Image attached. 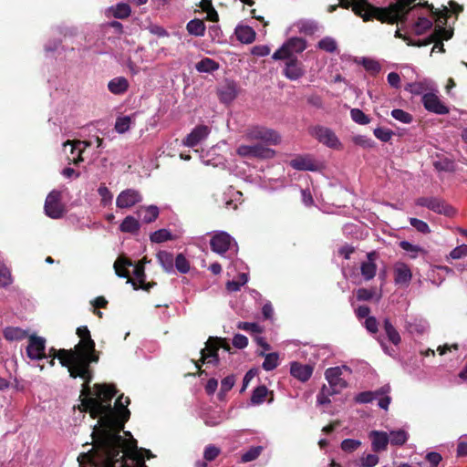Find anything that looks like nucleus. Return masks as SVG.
<instances>
[{
    "instance_id": "obj_1",
    "label": "nucleus",
    "mask_w": 467,
    "mask_h": 467,
    "mask_svg": "<svg viewBox=\"0 0 467 467\" xmlns=\"http://www.w3.org/2000/svg\"><path fill=\"white\" fill-rule=\"evenodd\" d=\"M89 404L98 405L99 411V424L100 429L93 432L94 450H103L106 455L118 456L121 452V448L125 443L119 432L124 429L125 423L130 420V411L128 405L130 403L129 397L123 394L118 397L114 407L108 403L106 405L98 404L93 400H88Z\"/></svg>"
},
{
    "instance_id": "obj_2",
    "label": "nucleus",
    "mask_w": 467,
    "mask_h": 467,
    "mask_svg": "<svg viewBox=\"0 0 467 467\" xmlns=\"http://www.w3.org/2000/svg\"><path fill=\"white\" fill-rule=\"evenodd\" d=\"M125 434L130 436V439L125 440L118 456L113 453L106 455L103 450H95L94 464L98 467H148L140 453L142 449H138L137 441L130 431Z\"/></svg>"
},
{
    "instance_id": "obj_3",
    "label": "nucleus",
    "mask_w": 467,
    "mask_h": 467,
    "mask_svg": "<svg viewBox=\"0 0 467 467\" xmlns=\"http://www.w3.org/2000/svg\"><path fill=\"white\" fill-rule=\"evenodd\" d=\"M449 12L448 7L444 6L442 11H435L433 12L437 16V26L433 35H431L429 38L424 40L414 41L406 35H402L400 30H396L395 36L402 38L407 42L408 46H415V47H423L427 46L432 42H437L431 49V52H434L436 48L439 49L440 52H444L443 44L440 41L441 39L448 40L452 36V31L447 30L443 27L446 24V17Z\"/></svg>"
},
{
    "instance_id": "obj_4",
    "label": "nucleus",
    "mask_w": 467,
    "mask_h": 467,
    "mask_svg": "<svg viewBox=\"0 0 467 467\" xmlns=\"http://www.w3.org/2000/svg\"><path fill=\"white\" fill-rule=\"evenodd\" d=\"M76 334L80 338L79 342L74 348H70L71 355L74 360H86L98 362L99 359V353L96 350L95 341L91 338L90 331L87 326H82L77 328Z\"/></svg>"
},
{
    "instance_id": "obj_5",
    "label": "nucleus",
    "mask_w": 467,
    "mask_h": 467,
    "mask_svg": "<svg viewBox=\"0 0 467 467\" xmlns=\"http://www.w3.org/2000/svg\"><path fill=\"white\" fill-rule=\"evenodd\" d=\"M342 8H352L354 14L365 22L376 19L379 21V7L372 5L368 0H338Z\"/></svg>"
},
{
    "instance_id": "obj_6",
    "label": "nucleus",
    "mask_w": 467,
    "mask_h": 467,
    "mask_svg": "<svg viewBox=\"0 0 467 467\" xmlns=\"http://www.w3.org/2000/svg\"><path fill=\"white\" fill-rule=\"evenodd\" d=\"M245 139L250 141H260L266 146L278 145L281 137L277 131L264 126H253L246 130Z\"/></svg>"
},
{
    "instance_id": "obj_7",
    "label": "nucleus",
    "mask_w": 467,
    "mask_h": 467,
    "mask_svg": "<svg viewBox=\"0 0 467 467\" xmlns=\"http://www.w3.org/2000/svg\"><path fill=\"white\" fill-rule=\"evenodd\" d=\"M307 47L306 41L302 37H290L273 55L274 60H285V58H297L296 54H301Z\"/></svg>"
},
{
    "instance_id": "obj_8",
    "label": "nucleus",
    "mask_w": 467,
    "mask_h": 467,
    "mask_svg": "<svg viewBox=\"0 0 467 467\" xmlns=\"http://www.w3.org/2000/svg\"><path fill=\"white\" fill-rule=\"evenodd\" d=\"M236 153L243 158L268 160L275 156V150L266 145L257 142L251 145L242 144L236 149Z\"/></svg>"
},
{
    "instance_id": "obj_9",
    "label": "nucleus",
    "mask_w": 467,
    "mask_h": 467,
    "mask_svg": "<svg viewBox=\"0 0 467 467\" xmlns=\"http://www.w3.org/2000/svg\"><path fill=\"white\" fill-rule=\"evenodd\" d=\"M45 213L52 219H59L65 213V206L62 203V193L60 191H51L46 198Z\"/></svg>"
},
{
    "instance_id": "obj_10",
    "label": "nucleus",
    "mask_w": 467,
    "mask_h": 467,
    "mask_svg": "<svg viewBox=\"0 0 467 467\" xmlns=\"http://www.w3.org/2000/svg\"><path fill=\"white\" fill-rule=\"evenodd\" d=\"M415 203L418 206L426 207L436 213L445 216L451 217L455 213V210L451 206L438 197H420L415 201Z\"/></svg>"
},
{
    "instance_id": "obj_11",
    "label": "nucleus",
    "mask_w": 467,
    "mask_h": 467,
    "mask_svg": "<svg viewBox=\"0 0 467 467\" xmlns=\"http://www.w3.org/2000/svg\"><path fill=\"white\" fill-rule=\"evenodd\" d=\"M134 278L129 277L127 280L128 284H130L134 290L142 289L146 292H150V290L154 287L157 283L154 281L146 282V274H145V266L143 261H138L135 265H132Z\"/></svg>"
},
{
    "instance_id": "obj_12",
    "label": "nucleus",
    "mask_w": 467,
    "mask_h": 467,
    "mask_svg": "<svg viewBox=\"0 0 467 467\" xmlns=\"http://www.w3.org/2000/svg\"><path fill=\"white\" fill-rule=\"evenodd\" d=\"M95 363L91 359L86 360H74L71 366H69L68 373L72 379L80 378L84 380V385H89L93 379V371L90 368V364Z\"/></svg>"
},
{
    "instance_id": "obj_13",
    "label": "nucleus",
    "mask_w": 467,
    "mask_h": 467,
    "mask_svg": "<svg viewBox=\"0 0 467 467\" xmlns=\"http://www.w3.org/2000/svg\"><path fill=\"white\" fill-rule=\"evenodd\" d=\"M26 352L27 357L32 360L46 358V339L36 335L29 336Z\"/></svg>"
},
{
    "instance_id": "obj_14",
    "label": "nucleus",
    "mask_w": 467,
    "mask_h": 467,
    "mask_svg": "<svg viewBox=\"0 0 467 467\" xmlns=\"http://www.w3.org/2000/svg\"><path fill=\"white\" fill-rule=\"evenodd\" d=\"M80 399H81V404L79 406V410L83 412H88L92 419H97L99 417V414H97V412L99 411V407H98V405H95V404L94 405L89 404L88 400L93 399L98 402V404H100V403H99V399L95 398L94 390H92V389L90 388L89 385L82 384Z\"/></svg>"
},
{
    "instance_id": "obj_15",
    "label": "nucleus",
    "mask_w": 467,
    "mask_h": 467,
    "mask_svg": "<svg viewBox=\"0 0 467 467\" xmlns=\"http://www.w3.org/2000/svg\"><path fill=\"white\" fill-rule=\"evenodd\" d=\"M142 201L141 193L135 189H126L119 192L116 206L119 209L130 208Z\"/></svg>"
},
{
    "instance_id": "obj_16",
    "label": "nucleus",
    "mask_w": 467,
    "mask_h": 467,
    "mask_svg": "<svg viewBox=\"0 0 467 467\" xmlns=\"http://www.w3.org/2000/svg\"><path fill=\"white\" fill-rule=\"evenodd\" d=\"M421 100L424 108L430 112L438 115H445L449 113V108L442 103L439 97L432 91L424 94Z\"/></svg>"
},
{
    "instance_id": "obj_17",
    "label": "nucleus",
    "mask_w": 467,
    "mask_h": 467,
    "mask_svg": "<svg viewBox=\"0 0 467 467\" xmlns=\"http://www.w3.org/2000/svg\"><path fill=\"white\" fill-rule=\"evenodd\" d=\"M311 135L318 140L319 142L329 148H337L340 144L336 134L328 128L316 126L311 130Z\"/></svg>"
},
{
    "instance_id": "obj_18",
    "label": "nucleus",
    "mask_w": 467,
    "mask_h": 467,
    "mask_svg": "<svg viewBox=\"0 0 467 467\" xmlns=\"http://www.w3.org/2000/svg\"><path fill=\"white\" fill-rule=\"evenodd\" d=\"M216 338L213 337H210L206 342L205 348L201 350V358L200 361L202 363H212L215 366L219 364V355L218 350L220 348L219 344H216Z\"/></svg>"
},
{
    "instance_id": "obj_19",
    "label": "nucleus",
    "mask_w": 467,
    "mask_h": 467,
    "mask_svg": "<svg viewBox=\"0 0 467 467\" xmlns=\"http://www.w3.org/2000/svg\"><path fill=\"white\" fill-rule=\"evenodd\" d=\"M409 438V434L405 430H394L389 432L381 431V451L390 443L391 445H403Z\"/></svg>"
},
{
    "instance_id": "obj_20",
    "label": "nucleus",
    "mask_w": 467,
    "mask_h": 467,
    "mask_svg": "<svg viewBox=\"0 0 467 467\" xmlns=\"http://www.w3.org/2000/svg\"><path fill=\"white\" fill-rule=\"evenodd\" d=\"M286 60L285 67L283 69V75L290 80H297L302 78L306 70L301 61L297 58H285Z\"/></svg>"
},
{
    "instance_id": "obj_21",
    "label": "nucleus",
    "mask_w": 467,
    "mask_h": 467,
    "mask_svg": "<svg viewBox=\"0 0 467 467\" xmlns=\"http://www.w3.org/2000/svg\"><path fill=\"white\" fill-rule=\"evenodd\" d=\"M384 329L388 339L393 344V347L388 348L381 345V348L387 355L395 357L398 354V346L400 342V336L389 320L384 321Z\"/></svg>"
},
{
    "instance_id": "obj_22",
    "label": "nucleus",
    "mask_w": 467,
    "mask_h": 467,
    "mask_svg": "<svg viewBox=\"0 0 467 467\" xmlns=\"http://www.w3.org/2000/svg\"><path fill=\"white\" fill-rule=\"evenodd\" d=\"M94 396L98 398L99 403L101 405H106L108 403L111 404L112 399L117 394V389L114 385L110 384H95L94 387Z\"/></svg>"
},
{
    "instance_id": "obj_23",
    "label": "nucleus",
    "mask_w": 467,
    "mask_h": 467,
    "mask_svg": "<svg viewBox=\"0 0 467 467\" xmlns=\"http://www.w3.org/2000/svg\"><path fill=\"white\" fill-rule=\"evenodd\" d=\"M211 132V129L206 125H197L183 140V145L194 147L202 140L206 139Z\"/></svg>"
},
{
    "instance_id": "obj_24",
    "label": "nucleus",
    "mask_w": 467,
    "mask_h": 467,
    "mask_svg": "<svg viewBox=\"0 0 467 467\" xmlns=\"http://www.w3.org/2000/svg\"><path fill=\"white\" fill-rule=\"evenodd\" d=\"M231 240L232 238L227 233H218L210 241L211 249L217 254H223L229 250Z\"/></svg>"
},
{
    "instance_id": "obj_25",
    "label": "nucleus",
    "mask_w": 467,
    "mask_h": 467,
    "mask_svg": "<svg viewBox=\"0 0 467 467\" xmlns=\"http://www.w3.org/2000/svg\"><path fill=\"white\" fill-rule=\"evenodd\" d=\"M405 90L413 95H424L431 91H437L435 84L430 79H422L415 82L407 83Z\"/></svg>"
},
{
    "instance_id": "obj_26",
    "label": "nucleus",
    "mask_w": 467,
    "mask_h": 467,
    "mask_svg": "<svg viewBox=\"0 0 467 467\" xmlns=\"http://www.w3.org/2000/svg\"><path fill=\"white\" fill-rule=\"evenodd\" d=\"M313 367L308 364L292 362L290 366L291 375L302 382L307 381L313 374Z\"/></svg>"
},
{
    "instance_id": "obj_27",
    "label": "nucleus",
    "mask_w": 467,
    "mask_h": 467,
    "mask_svg": "<svg viewBox=\"0 0 467 467\" xmlns=\"http://www.w3.org/2000/svg\"><path fill=\"white\" fill-rule=\"evenodd\" d=\"M411 280L410 267L404 263H398L394 266V281L396 285L407 286Z\"/></svg>"
},
{
    "instance_id": "obj_28",
    "label": "nucleus",
    "mask_w": 467,
    "mask_h": 467,
    "mask_svg": "<svg viewBox=\"0 0 467 467\" xmlns=\"http://www.w3.org/2000/svg\"><path fill=\"white\" fill-rule=\"evenodd\" d=\"M290 166L297 171H317V164L310 156L299 155L290 161Z\"/></svg>"
},
{
    "instance_id": "obj_29",
    "label": "nucleus",
    "mask_w": 467,
    "mask_h": 467,
    "mask_svg": "<svg viewBox=\"0 0 467 467\" xmlns=\"http://www.w3.org/2000/svg\"><path fill=\"white\" fill-rule=\"evenodd\" d=\"M47 357L52 358L53 359L57 358L62 367L69 368V366L74 363L73 357L71 355V350L69 349H56L55 348H50L48 350V354Z\"/></svg>"
},
{
    "instance_id": "obj_30",
    "label": "nucleus",
    "mask_w": 467,
    "mask_h": 467,
    "mask_svg": "<svg viewBox=\"0 0 467 467\" xmlns=\"http://www.w3.org/2000/svg\"><path fill=\"white\" fill-rule=\"evenodd\" d=\"M325 377L328 384L340 390L348 386L347 381L341 378V369L338 367L327 368L325 372Z\"/></svg>"
},
{
    "instance_id": "obj_31",
    "label": "nucleus",
    "mask_w": 467,
    "mask_h": 467,
    "mask_svg": "<svg viewBox=\"0 0 467 467\" xmlns=\"http://www.w3.org/2000/svg\"><path fill=\"white\" fill-rule=\"evenodd\" d=\"M415 0H413V2ZM411 3H412V1L410 4L406 5V6L404 8V16L399 17V19H395L394 21H391V16L393 15V12H392L393 5L389 8L381 7V23L385 22V21H387L389 23H395V22L404 23V22H407L408 21V16L410 14H412V16H415L414 10H415L416 6L409 8V5Z\"/></svg>"
},
{
    "instance_id": "obj_32",
    "label": "nucleus",
    "mask_w": 467,
    "mask_h": 467,
    "mask_svg": "<svg viewBox=\"0 0 467 467\" xmlns=\"http://www.w3.org/2000/svg\"><path fill=\"white\" fill-rule=\"evenodd\" d=\"M429 323L420 317H414L408 322L407 329L412 335H423L429 330Z\"/></svg>"
},
{
    "instance_id": "obj_33",
    "label": "nucleus",
    "mask_w": 467,
    "mask_h": 467,
    "mask_svg": "<svg viewBox=\"0 0 467 467\" xmlns=\"http://www.w3.org/2000/svg\"><path fill=\"white\" fill-rule=\"evenodd\" d=\"M255 31L248 26H238L235 28L237 39L244 44H251L255 39Z\"/></svg>"
},
{
    "instance_id": "obj_34",
    "label": "nucleus",
    "mask_w": 467,
    "mask_h": 467,
    "mask_svg": "<svg viewBox=\"0 0 467 467\" xmlns=\"http://www.w3.org/2000/svg\"><path fill=\"white\" fill-rule=\"evenodd\" d=\"M131 265H133V263L130 259L127 257H119L114 263L116 275L129 280V277H130L129 267Z\"/></svg>"
},
{
    "instance_id": "obj_35",
    "label": "nucleus",
    "mask_w": 467,
    "mask_h": 467,
    "mask_svg": "<svg viewBox=\"0 0 467 467\" xmlns=\"http://www.w3.org/2000/svg\"><path fill=\"white\" fill-rule=\"evenodd\" d=\"M107 12L117 19H126L130 16L131 9L130 5L126 3H118L117 5L109 7Z\"/></svg>"
},
{
    "instance_id": "obj_36",
    "label": "nucleus",
    "mask_w": 467,
    "mask_h": 467,
    "mask_svg": "<svg viewBox=\"0 0 467 467\" xmlns=\"http://www.w3.org/2000/svg\"><path fill=\"white\" fill-rule=\"evenodd\" d=\"M108 88L111 93L120 95L128 90L129 82L124 77H118L109 82Z\"/></svg>"
},
{
    "instance_id": "obj_37",
    "label": "nucleus",
    "mask_w": 467,
    "mask_h": 467,
    "mask_svg": "<svg viewBox=\"0 0 467 467\" xmlns=\"http://www.w3.org/2000/svg\"><path fill=\"white\" fill-rule=\"evenodd\" d=\"M271 395V399L268 400L271 402L273 400V392H269L266 386L260 385L257 388H255L252 393L251 396V403L253 405H259L262 404L265 400L267 395Z\"/></svg>"
},
{
    "instance_id": "obj_38",
    "label": "nucleus",
    "mask_w": 467,
    "mask_h": 467,
    "mask_svg": "<svg viewBox=\"0 0 467 467\" xmlns=\"http://www.w3.org/2000/svg\"><path fill=\"white\" fill-rule=\"evenodd\" d=\"M3 335L8 341H20L27 337V332L20 327H7L4 329Z\"/></svg>"
},
{
    "instance_id": "obj_39",
    "label": "nucleus",
    "mask_w": 467,
    "mask_h": 467,
    "mask_svg": "<svg viewBox=\"0 0 467 467\" xmlns=\"http://www.w3.org/2000/svg\"><path fill=\"white\" fill-rule=\"evenodd\" d=\"M375 254V253L368 254V262H363L360 266L361 275L366 280L372 279L377 271V265L373 263L372 256Z\"/></svg>"
},
{
    "instance_id": "obj_40",
    "label": "nucleus",
    "mask_w": 467,
    "mask_h": 467,
    "mask_svg": "<svg viewBox=\"0 0 467 467\" xmlns=\"http://www.w3.org/2000/svg\"><path fill=\"white\" fill-rule=\"evenodd\" d=\"M157 259L165 272H173L175 259L173 258V254L167 251H160L157 254Z\"/></svg>"
},
{
    "instance_id": "obj_41",
    "label": "nucleus",
    "mask_w": 467,
    "mask_h": 467,
    "mask_svg": "<svg viewBox=\"0 0 467 467\" xmlns=\"http://www.w3.org/2000/svg\"><path fill=\"white\" fill-rule=\"evenodd\" d=\"M159 208L155 205H150L147 207H141L139 211V215L145 223H150L154 222L159 216Z\"/></svg>"
},
{
    "instance_id": "obj_42",
    "label": "nucleus",
    "mask_w": 467,
    "mask_h": 467,
    "mask_svg": "<svg viewBox=\"0 0 467 467\" xmlns=\"http://www.w3.org/2000/svg\"><path fill=\"white\" fill-rule=\"evenodd\" d=\"M186 29L190 35L202 36L206 27L202 20L195 18L187 23Z\"/></svg>"
},
{
    "instance_id": "obj_43",
    "label": "nucleus",
    "mask_w": 467,
    "mask_h": 467,
    "mask_svg": "<svg viewBox=\"0 0 467 467\" xmlns=\"http://www.w3.org/2000/svg\"><path fill=\"white\" fill-rule=\"evenodd\" d=\"M122 233L136 234L140 230L139 221L131 215L126 216L119 225Z\"/></svg>"
},
{
    "instance_id": "obj_44",
    "label": "nucleus",
    "mask_w": 467,
    "mask_h": 467,
    "mask_svg": "<svg viewBox=\"0 0 467 467\" xmlns=\"http://www.w3.org/2000/svg\"><path fill=\"white\" fill-rule=\"evenodd\" d=\"M198 72L212 73L219 68V64L212 58L204 57L195 65Z\"/></svg>"
},
{
    "instance_id": "obj_45",
    "label": "nucleus",
    "mask_w": 467,
    "mask_h": 467,
    "mask_svg": "<svg viewBox=\"0 0 467 467\" xmlns=\"http://www.w3.org/2000/svg\"><path fill=\"white\" fill-rule=\"evenodd\" d=\"M299 33L306 36H313L318 30V25L315 21L303 20L297 23Z\"/></svg>"
},
{
    "instance_id": "obj_46",
    "label": "nucleus",
    "mask_w": 467,
    "mask_h": 467,
    "mask_svg": "<svg viewBox=\"0 0 467 467\" xmlns=\"http://www.w3.org/2000/svg\"><path fill=\"white\" fill-rule=\"evenodd\" d=\"M400 246L408 254L410 258H417L420 254H423L424 250L416 244H413L408 241H401Z\"/></svg>"
},
{
    "instance_id": "obj_47",
    "label": "nucleus",
    "mask_w": 467,
    "mask_h": 467,
    "mask_svg": "<svg viewBox=\"0 0 467 467\" xmlns=\"http://www.w3.org/2000/svg\"><path fill=\"white\" fill-rule=\"evenodd\" d=\"M219 96L220 99L224 102L234 100L237 96L235 86L234 84H228L219 90Z\"/></svg>"
},
{
    "instance_id": "obj_48",
    "label": "nucleus",
    "mask_w": 467,
    "mask_h": 467,
    "mask_svg": "<svg viewBox=\"0 0 467 467\" xmlns=\"http://www.w3.org/2000/svg\"><path fill=\"white\" fill-rule=\"evenodd\" d=\"M80 143H81L80 141L72 142L70 140H67L64 143V146H67V145L71 146V154L73 155L72 162L74 164H78L79 162L83 161V158H82L83 150L79 147Z\"/></svg>"
},
{
    "instance_id": "obj_49",
    "label": "nucleus",
    "mask_w": 467,
    "mask_h": 467,
    "mask_svg": "<svg viewBox=\"0 0 467 467\" xmlns=\"http://www.w3.org/2000/svg\"><path fill=\"white\" fill-rule=\"evenodd\" d=\"M150 239L152 243L161 244L165 241L172 240V234L167 229H160V230L153 232L150 235Z\"/></svg>"
},
{
    "instance_id": "obj_50",
    "label": "nucleus",
    "mask_w": 467,
    "mask_h": 467,
    "mask_svg": "<svg viewBox=\"0 0 467 467\" xmlns=\"http://www.w3.org/2000/svg\"><path fill=\"white\" fill-rule=\"evenodd\" d=\"M234 383H235V377L234 375H229V376L225 377L221 381V389H220V392L218 394L219 400H223L224 399L225 394L230 389H232Z\"/></svg>"
},
{
    "instance_id": "obj_51",
    "label": "nucleus",
    "mask_w": 467,
    "mask_h": 467,
    "mask_svg": "<svg viewBox=\"0 0 467 467\" xmlns=\"http://www.w3.org/2000/svg\"><path fill=\"white\" fill-rule=\"evenodd\" d=\"M264 448L263 446H253L250 447L245 452L242 454L241 461L242 462H249L259 457L262 453Z\"/></svg>"
},
{
    "instance_id": "obj_52",
    "label": "nucleus",
    "mask_w": 467,
    "mask_h": 467,
    "mask_svg": "<svg viewBox=\"0 0 467 467\" xmlns=\"http://www.w3.org/2000/svg\"><path fill=\"white\" fill-rule=\"evenodd\" d=\"M432 26V22L426 17H419L413 25V32L416 35H422Z\"/></svg>"
},
{
    "instance_id": "obj_53",
    "label": "nucleus",
    "mask_w": 467,
    "mask_h": 467,
    "mask_svg": "<svg viewBox=\"0 0 467 467\" xmlns=\"http://www.w3.org/2000/svg\"><path fill=\"white\" fill-rule=\"evenodd\" d=\"M279 357L275 352L265 355V360L263 362V368L266 371L275 369L278 366Z\"/></svg>"
},
{
    "instance_id": "obj_54",
    "label": "nucleus",
    "mask_w": 467,
    "mask_h": 467,
    "mask_svg": "<svg viewBox=\"0 0 467 467\" xmlns=\"http://www.w3.org/2000/svg\"><path fill=\"white\" fill-rule=\"evenodd\" d=\"M317 47L324 51L333 53L336 51L337 45L334 38L327 36L318 42Z\"/></svg>"
},
{
    "instance_id": "obj_55",
    "label": "nucleus",
    "mask_w": 467,
    "mask_h": 467,
    "mask_svg": "<svg viewBox=\"0 0 467 467\" xmlns=\"http://www.w3.org/2000/svg\"><path fill=\"white\" fill-rule=\"evenodd\" d=\"M174 265L182 274H186L190 271V263L182 254H177L174 260Z\"/></svg>"
},
{
    "instance_id": "obj_56",
    "label": "nucleus",
    "mask_w": 467,
    "mask_h": 467,
    "mask_svg": "<svg viewBox=\"0 0 467 467\" xmlns=\"http://www.w3.org/2000/svg\"><path fill=\"white\" fill-rule=\"evenodd\" d=\"M131 123V119L129 116L119 117L116 119L115 130L118 133H124L129 130Z\"/></svg>"
},
{
    "instance_id": "obj_57",
    "label": "nucleus",
    "mask_w": 467,
    "mask_h": 467,
    "mask_svg": "<svg viewBox=\"0 0 467 467\" xmlns=\"http://www.w3.org/2000/svg\"><path fill=\"white\" fill-rule=\"evenodd\" d=\"M358 63H361L364 68L373 75L379 72V64L375 60L367 57H362L360 61H358Z\"/></svg>"
},
{
    "instance_id": "obj_58",
    "label": "nucleus",
    "mask_w": 467,
    "mask_h": 467,
    "mask_svg": "<svg viewBox=\"0 0 467 467\" xmlns=\"http://www.w3.org/2000/svg\"><path fill=\"white\" fill-rule=\"evenodd\" d=\"M12 281L10 270L5 265L0 264V287L9 285Z\"/></svg>"
},
{
    "instance_id": "obj_59",
    "label": "nucleus",
    "mask_w": 467,
    "mask_h": 467,
    "mask_svg": "<svg viewBox=\"0 0 467 467\" xmlns=\"http://www.w3.org/2000/svg\"><path fill=\"white\" fill-rule=\"evenodd\" d=\"M221 453V450L215 445L209 444L205 447L203 451V458L207 462H212L215 460L219 454Z\"/></svg>"
},
{
    "instance_id": "obj_60",
    "label": "nucleus",
    "mask_w": 467,
    "mask_h": 467,
    "mask_svg": "<svg viewBox=\"0 0 467 467\" xmlns=\"http://www.w3.org/2000/svg\"><path fill=\"white\" fill-rule=\"evenodd\" d=\"M98 192H99V196L101 197V204L103 206H107L108 204L111 203L113 195L105 184H101L99 187Z\"/></svg>"
},
{
    "instance_id": "obj_61",
    "label": "nucleus",
    "mask_w": 467,
    "mask_h": 467,
    "mask_svg": "<svg viewBox=\"0 0 467 467\" xmlns=\"http://www.w3.org/2000/svg\"><path fill=\"white\" fill-rule=\"evenodd\" d=\"M351 119L358 124H367L369 118L359 109H352L350 111Z\"/></svg>"
},
{
    "instance_id": "obj_62",
    "label": "nucleus",
    "mask_w": 467,
    "mask_h": 467,
    "mask_svg": "<svg viewBox=\"0 0 467 467\" xmlns=\"http://www.w3.org/2000/svg\"><path fill=\"white\" fill-rule=\"evenodd\" d=\"M391 116L395 119H397V120H399V121H400L402 123H406L407 124V123H410L412 121L411 115L410 113L402 110V109H393L391 111Z\"/></svg>"
},
{
    "instance_id": "obj_63",
    "label": "nucleus",
    "mask_w": 467,
    "mask_h": 467,
    "mask_svg": "<svg viewBox=\"0 0 467 467\" xmlns=\"http://www.w3.org/2000/svg\"><path fill=\"white\" fill-rule=\"evenodd\" d=\"M410 225L421 234L431 233V229L427 223L417 218H410Z\"/></svg>"
},
{
    "instance_id": "obj_64",
    "label": "nucleus",
    "mask_w": 467,
    "mask_h": 467,
    "mask_svg": "<svg viewBox=\"0 0 467 467\" xmlns=\"http://www.w3.org/2000/svg\"><path fill=\"white\" fill-rule=\"evenodd\" d=\"M467 256V244H461L453 248L449 257L453 260L462 259Z\"/></svg>"
}]
</instances>
